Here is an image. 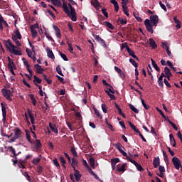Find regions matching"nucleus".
<instances>
[{
    "instance_id": "obj_22",
    "label": "nucleus",
    "mask_w": 182,
    "mask_h": 182,
    "mask_svg": "<svg viewBox=\"0 0 182 182\" xmlns=\"http://www.w3.org/2000/svg\"><path fill=\"white\" fill-rule=\"evenodd\" d=\"M149 46H151L152 49L157 48V44H156V42L152 38H149Z\"/></svg>"
},
{
    "instance_id": "obj_52",
    "label": "nucleus",
    "mask_w": 182,
    "mask_h": 182,
    "mask_svg": "<svg viewBox=\"0 0 182 182\" xmlns=\"http://www.w3.org/2000/svg\"><path fill=\"white\" fill-rule=\"evenodd\" d=\"M28 131L26 130V139H27V141L32 144V141H31V136L28 134Z\"/></svg>"
},
{
    "instance_id": "obj_40",
    "label": "nucleus",
    "mask_w": 182,
    "mask_h": 182,
    "mask_svg": "<svg viewBox=\"0 0 182 182\" xmlns=\"http://www.w3.org/2000/svg\"><path fill=\"white\" fill-rule=\"evenodd\" d=\"M158 85L161 87L163 88L164 85H163V77L162 76H159V77H158Z\"/></svg>"
},
{
    "instance_id": "obj_53",
    "label": "nucleus",
    "mask_w": 182,
    "mask_h": 182,
    "mask_svg": "<svg viewBox=\"0 0 182 182\" xmlns=\"http://www.w3.org/2000/svg\"><path fill=\"white\" fill-rule=\"evenodd\" d=\"M71 153H72V154H73V156H74L75 157L78 156V155H77V152H76V149H75V147H74V146H72V147H71Z\"/></svg>"
},
{
    "instance_id": "obj_30",
    "label": "nucleus",
    "mask_w": 182,
    "mask_h": 182,
    "mask_svg": "<svg viewBox=\"0 0 182 182\" xmlns=\"http://www.w3.org/2000/svg\"><path fill=\"white\" fill-rule=\"evenodd\" d=\"M104 25H105V26L107 27L108 29H109V30H114V26H112V24H111V23H109V21L104 22Z\"/></svg>"
},
{
    "instance_id": "obj_35",
    "label": "nucleus",
    "mask_w": 182,
    "mask_h": 182,
    "mask_svg": "<svg viewBox=\"0 0 182 182\" xmlns=\"http://www.w3.org/2000/svg\"><path fill=\"white\" fill-rule=\"evenodd\" d=\"M129 126H130V128H132L134 130V132H135V133L140 134V131L137 129L136 127H135V125L132 124V122H129Z\"/></svg>"
},
{
    "instance_id": "obj_26",
    "label": "nucleus",
    "mask_w": 182,
    "mask_h": 182,
    "mask_svg": "<svg viewBox=\"0 0 182 182\" xmlns=\"http://www.w3.org/2000/svg\"><path fill=\"white\" fill-rule=\"evenodd\" d=\"M159 157H156L154 159V168H157L159 166Z\"/></svg>"
},
{
    "instance_id": "obj_50",
    "label": "nucleus",
    "mask_w": 182,
    "mask_h": 182,
    "mask_svg": "<svg viewBox=\"0 0 182 182\" xmlns=\"http://www.w3.org/2000/svg\"><path fill=\"white\" fill-rule=\"evenodd\" d=\"M156 110H157L158 113L162 116L163 119H166V115L163 113L162 110L159 109V107H156Z\"/></svg>"
},
{
    "instance_id": "obj_63",
    "label": "nucleus",
    "mask_w": 182,
    "mask_h": 182,
    "mask_svg": "<svg viewBox=\"0 0 182 182\" xmlns=\"http://www.w3.org/2000/svg\"><path fill=\"white\" fill-rule=\"evenodd\" d=\"M169 124L170 125H171V127H173V129H174L175 131H178V127H176V124H175L172 122H169Z\"/></svg>"
},
{
    "instance_id": "obj_20",
    "label": "nucleus",
    "mask_w": 182,
    "mask_h": 182,
    "mask_svg": "<svg viewBox=\"0 0 182 182\" xmlns=\"http://www.w3.org/2000/svg\"><path fill=\"white\" fill-rule=\"evenodd\" d=\"M49 128H50V130L51 132H53V133H55V134L59 133V132L58 131V128H56L55 124L49 123Z\"/></svg>"
},
{
    "instance_id": "obj_7",
    "label": "nucleus",
    "mask_w": 182,
    "mask_h": 182,
    "mask_svg": "<svg viewBox=\"0 0 182 182\" xmlns=\"http://www.w3.org/2000/svg\"><path fill=\"white\" fill-rule=\"evenodd\" d=\"M94 38H95L96 41L100 43L101 46H104V48H107V45H106L105 41L102 38H101L100 36L95 35L94 36Z\"/></svg>"
},
{
    "instance_id": "obj_44",
    "label": "nucleus",
    "mask_w": 182,
    "mask_h": 182,
    "mask_svg": "<svg viewBox=\"0 0 182 182\" xmlns=\"http://www.w3.org/2000/svg\"><path fill=\"white\" fill-rule=\"evenodd\" d=\"M41 147H42V144L38 139H36V149H39Z\"/></svg>"
},
{
    "instance_id": "obj_34",
    "label": "nucleus",
    "mask_w": 182,
    "mask_h": 182,
    "mask_svg": "<svg viewBox=\"0 0 182 182\" xmlns=\"http://www.w3.org/2000/svg\"><path fill=\"white\" fill-rule=\"evenodd\" d=\"M94 109V112L96 115V117H99V119H102V115H101L100 112H99V110H97V108L94 107L92 108Z\"/></svg>"
},
{
    "instance_id": "obj_4",
    "label": "nucleus",
    "mask_w": 182,
    "mask_h": 182,
    "mask_svg": "<svg viewBox=\"0 0 182 182\" xmlns=\"http://www.w3.org/2000/svg\"><path fill=\"white\" fill-rule=\"evenodd\" d=\"M171 162L173 163V165H174V168L176 170H178L180 167H182L181 162L180 160H178V157H173Z\"/></svg>"
},
{
    "instance_id": "obj_17",
    "label": "nucleus",
    "mask_w": 182,
    "mask_h": 182,
    "mask_svg": "<svg viewBox=\"0 0 182 182\" xmlns=\"http://www.w3.org/2000/svg\"><path fill=\"white\" fill-rule=\"evenodd\" d=\"M22 134H23V132L19 128L15 129L14 137L21 138Z\"/></svg>"
},
{
    "instance_id": "obj_18",
    "label": "nucleus",
    "mask_w": 182,
    "mask_h": 182,
    "mask_svg": "<svg viewBox=\"0 0 182 182\" xmlns=\"http://www.w3.org/2000/svg\"><path fill=\"white\" fill-rule=\"evenodd\" d=\"M27 113L28 114V117H30L31 124H35V117L33 114L31 112L30 109H27Z\"/></svg>"
},
{
    "instance_id": "obj_9",
    "label": "nucleus",
    "mask_w": 182,
    "mask_h": 182,
    "mask_svg": "<svg viewBox=\"0 0 182 182\" xmlns=\"http://www.w3.org/2000/svg\"><path fill=\"white\" fill-rule=\"evenodd\" d=\"M14 68H15L14 62L11 61V58H9V63H8V69H9L10 73L13 75H15V73H14Z\"/></svg>"
},
{
    "instance_id": "obj_29",
    "label": "nucleus",
    "mask_w": 182,
    "mask_h": 182,
    "mask_svg": "<svg viewBox=\"0 0 182 182\" xmlns=\"http://www.w3.org/2000/svg\"><path fill=\"white\" fill-rule=\"evenodd\" d=\"M89 164H90V167H92V169L95 168V161L93 157L89 159Z\"/></svg>"
},
{
    "instance_id": "obj_46",
    "label": "nucleus",
    "mask_w": 182,
    "mask_h": 182,
    "mask_svg": "<svg viewBox=\"0 0 182 182\" xmlns=\"http://www.w3.org/2000/svg\"><path fill=\"white\" fill-rule=\"evenodd\" d=\"M30 99H31V101L32 102V105H33V106H36L37 101L36 100L33 95H30Z\"/></svg>"
},
{
    "instance_id": "obj_23",
    "label": "nucleus",
    "mask_w": 182,
    "mask_h": 182,
    "mask_svg": "<svg viewBox=\"0 0 182 182\" xmlns=\"http://www.w3.org/2000/svg\"><path fill=\"white\" fill-rule=\"evenodd\" d=\"M23 65H26V69L27 70V71L28 72V73H30V75L32 76V70H31L30 69V65H28V61L25 60L23 61Z\"/></svg>"
},
{
    "instance_id": "obj_42",
    "label": "nucleus",
    "mask_w": 182,
    "mask_h": 182,
    "mask_svg": "<svg viewBox=\"0 0 182 182\" xmlns=\"http://www.w3.org/2000/svg\"><path fill=\"white\" fill-rule=\"evenodd\" d=\"M129 63L134 66L135 68H138V63L133 59H129Z\"/></svg>"
},
{
    "instance_id": "obj_10",
    "label": "nucleus",
    "mask_w": 182,
    "mask_h": 182,
    "mask_svg": "<svg viewBox=\"0 0 182 182\" xmlns=\"http://www.w3.org/2000/svg\"><path fill=\"white\" fill-rule=\"evenodd\" d=\"M151 24L154 25V26H157L159 23V16L154 15L151 16V21H149Z\"/></svg>"
},
{
    "instance_id": "obj_38",
    "label": "nucleus",
    "mask_w": 182,
    "mask_h": 182,
    "mask_svg": "<svg viewBox=\"0 0 182 182\" xmlns=\"http://www.w3.org/2000/svg\"><path fill=\"white\" fill-rule=\"evenodd\" d=\"M129 109L134 112V113L135 114H139V110L136 108H135V107H134L133 105H129Z\"/></svg>"
},
{
    "instance_id": "obj_41",
    "label": "nucleus",
    "mask_w": 182,
    "mask_h": 182,
    "mask_svg": "<svg viewBox=\"0 0 182 182\" xmlns=\"http://www.w3.org/2000/svg\"><path fill=\"white\" fill-rule=\"evenodd\" d=\"M91 4L95 8H97V7L100 6V4H99V1L97 0L92 1Z\"/></svg>"
},
{
    "instance_id": "obj_21",
    "label": "nucleus",
    "mask_w": 182,
    "mask_h": 182,
    "mask_svg": "<svg viewBox=\"0 0 182 182\" xmlns=\"http://www.w3.org/2000/svg\"><path fill=\"white\" fill-rule=\"evenodd\" d=\"M163 48H166V54H168V56H171V52L169 50V46H167V43H162Z\"/></svg>"
},
{
    "instance_id": "obj_33",
    "label": "nucleus",
    "mask_w": 182,
    "mask_h": 182,
    "mask_svg": "<svg viewBox=\"0 0 182 182\" xmlns=\"http://www.w3.org/2000/svg\"><path fill=\"white\" fill-rule=\"evenodd\" d=\"M126 166H127L126 164H122L121 168H117V171H118V172H124V171H126Z\"/></svg>"
},
{
    "instance_id": "obj_62",
    "label": "nucleus",
    "mask_w": 182,
    "mask_h": 182,
    "mask_svg": "<svg viewBox=\"0 0 182 182\" xmlns=\"http://www.w3.org/2000/svg\"><path fill=\"white\" fill-rule=\"evenodd\" d=\"M101 12L102 13V14H104L105 18H109V14H107L105 9H102V10H101Z\"/></svg>"
},
{
    "instance_id": "obj_51",
    "label": "nucleus",
    "mask_w": 182,
    "mask_h": 182,
    "mask_svg": "<svg viewBox=\"0 0 182 182\" xmlns=\"http://www.w3.org/2000/svg\"><path fill=\"white\" fill-rule=\"evenodd\" d=\"M114 107H116L117 110H118V114H124L123 112H122V109L117 103H114Z\"/></svg>"
},
{
    "instance_id": "obj_55",
    "label": "nucleus",
    "mask_w": 182,
    "mask_h": 182,
    "mask_svg": "<svg viewBox=\"0 0 182 182\" xmlns=\"http://www.w3.org/2000/svg\"><path fill=\"white\" fill-rule=\"evenodd\" d=\"M101 109H102V112H104L105 114L107 113V108L106 107V105H101Z\"/></svg>"
},
{
    "instance_id": "obj_54",
    "label": "nucleus",
    "mask_w": 182,
    "mask_h": 182,
    "mask_svg": "<svg viewBox=\"0 0 182 182\" xmlns=\"http://www.w3.org/2000/svg\"><path fill=\"white\" fill-rule=\"evenodd\" d=\"M56 73H58V74L63 77V74L61 71V68H60V65H58V67H56Z\"/></svg>"
},
{
    "instance_id": "obj_58",
    "label": "nucleus",
    "mask_w": 182,
    "mask_h": 182,
    "mask_svg": "<svg viewBox=\"0 0 182 182\" xmlns=\"http://www.w3.org/2000/svg\"><path fill=\"white\" fill-rule=\"evenodd\" d=\"M67 46H68V51H70L71 53H73V48H72V44L67 43Z\"/></svg>"
},
{
    "instance_id": "obj_36",
    "label": "nucleus",
    "mask_w": 182,
    "mask_h": 182,
    "mask_svg": "<svg viewBox=\"0 0 182 182\" xmlns=\"http://www.w3.org/2000/svg\"><path fill=\"white\" fill-rule=\"evenodd\" d=\"M105 92L106 93V95H107V96L109 97V99H111L112 100H116V97H114V95L111 94L109 91L105 90Z\"/></svg>"
},
{
    "instance_id": "obj_32",
    "label": "nucleus",
    "mask_w": 182,
    "mask_h": 182,
    "mask_svg": "<svg viewBox=\"0 0 182 182\" xmlns=\"http://www.w3.org/2000/svg\"><path fill=\"white\" fill-rule=\"evenodd\" d=\"M31 33H32V38H35L37 37V31L33 28V26H31Z\"/></svg>"
},
{
    "instance_id": "obj_47",
    "label": "nucleus",
    "mask_w": 182,
    "mask_h": 182,
    "mask_svg": "<svg viewBox=\"0 0 182 182\" xmlns=\"http://www.w3.org/2000/svg\"><path fill=\"white\" fill-rule=\"evenodd\" d=\"M59 55L64 61H68V57L64 53L59 52Z\"/></svg>"
},
{
    "instance_id": "obj_8",
    "label": "nucleus",
    "mask_w": 182,
    "mask_h": 182,
    "mask_svg": "<svg viewBox=\"0 0 182 182\" xmlns=\"http://www.w3.org/2000/svg\"><path fill=\"white\" fill-rule=\"evenodd\" d=\"M8 150H10V152L13 154L14 156H11V157L14 158V159H18V156L21 154V151H18V153H16L15 151V149L13 148V146H8Z\"/></svg>"
},
{
    "instance_id": "obj_39",
    "label": "nucleus",
    "mask_w": 182,
    "mask_h": 182,
    "mask_svg": "<svg viewBox=\"0 0 182 182\" xmlns=\"http://www.w3.org/2000/svg\"><path fill=\"white\" fill-rule=\"evenodd\" d=\"M128 3H129V0L122 1V9H128L127 5H128Z\"/></svg>"
},
{
    "instance_id": "obj_3",
    "label": "nucleus",
    "mask_w": 182,
    "mask_h": 182,
    "mask_svg": "<svg viewBox=\"0 0 182 182\" xmlns=\"http://www.w3.org/2000/svg\"><path fill=\"white\" fill-rule=\"evenodd\" d=\"M14 92L11 90H6V88L1 89V94L3 95V97H6V100L11 102L13 100L11 97L13 96Z\"/></svg>"
},
{
    "instance_id": "obj_14",
    "label": "nucleus",
    "mask_w": 182,
    "mask_h": 182,
    "mask_svg": "<svg viewBox=\"0 0 182 182\" xmlns=\"http://www.w3.org/2000/svg\"><path fill=\"white\" fill-rule=\"evenodd\" d=\"M73 171H75V173L73 175V176H75V181H77V182H79L80 178L82 177V175L80 173V171L77 169H73Z\"/></svg>"
},
{
    "instance_id": "obj_57",
    "label": "nucleus",
    "mask_w": 182,
    "mask_h": 182,
    "mask_svg": "<svg viewBox=\"0 0 182 182\" xmlns=\"http://www.w3.org/2000/svg\"><path fill=\"white\" fill-rule=\"evenodd\" d=\"M127 52H128V54H129V56L130 55H135L134 51L128 47H127Z\"/></svg>"
},
{
    "instance_id": "obj_48",
    "label": "nucleus",
    "mask_w": 182,
    "mask_h": 182,
    "mask_svg": "<svg viewBox=\"0 0 182 182\" xmlns=\"http://www.w3.org/2000/svg\"><path fill=\"white\" fill-rule=\"evenodd\" d=\"M134 166H135V167H136L137 171H139L140 172L144 171V168H142L141 165H140V164H134Z\"/></svg>"
},
{
    "instance_id": "obj_56",
    "label": "nucleus",
    "mask_w": 182,
    "mask_h": 182,
    "mask_svg": "<svg viewBox=\"0 0 182 182\" xmlns=\"http://www.w3.org/2000/svg\"><path fill=\"white\" fill-rule=\"evenodd\" d=\"M53 163L54 164V165L58 167V169L60 168V164H59V162H58V159H54V160H53Z\"/></svg>"
},
{
    "instance_id": "obj_13",
    "label": "nucleus",
    "mask_w": 182,
    "mask_h": 182,
    "mask_svg": "<svg viewBox=\"0 0 182 182\" xmlns=\"http://www.w3.org/2000/svg\"><path fill=\"white\" fill-rule=\"evenodd\" d=\"M34 68L36 69V73L39 75H42L44 72V69L38 64L34 65Z\"/></svg>"
},
{
    "instance_id": "obj_24",
    "label": "nucleus",
    "mask_w": 182,
    "mask_h": 182,
    "mask_svg": "<svg viewBox=\"0 0 182 182\" xmlns=\"http://www.w3.org/2000/svg\"><path fill=\"white\" fill-rule=\"evenodd\" d=\"M169 138H170V144H171L173 147H175L176 146V143L175 141L174 136H173L172 134H170Z\"/></svg>"
},
{
    "instance_id": "obj_19",
    "label": "nucleus",
    "mask_w": 182,
    "mask_h": 182,
    "mask_svg": "<svg viewBox=\"0 0 182 182\" xmlns=\"http://www.w3.org/2000/svg\"><path fill=\"white\" fill-rule=\"evenodd\" d=\"M47 56L50 59H55V56H54V53H53L52 50L49 49L48 47H47Z\"/></svg>"
},
{
    "instance_id": "obj_11",
    "label": "nucleus",
    "mask_w": 182,
    "mask_h": 182,
    "mask_svg": "<svg viewBox=\"0 0 182 182\" xmlns=\"http://www.w3.org/2000/svg\"><path fill=\"white\" fill-rule=\"evenodd\" d=\"M1 116L3 117V122H5L6 121V107L3 103H1Z\"/></svg>"
},
{
    "instance_id": "obj_1",
    "label": "nucleus",
    "mask_w": 182,
    "mask_h": 182,
    "mask_svg": "<svg viewBox=\"0 0 182 182\" xmlns=\"http://www.w3.org/2000/svg\"><path fill=\"white\" fill-rule=\"evenodd\" d=\"M63 10L66 15L71 18V21L73 22L77 21V16H76V10H75V8L72 6L71 4H66L65 1L63 0Z\"/></svg>"
},
{
    "instance_id": "obj_25",
    "label": "nucleus",
    "mask_w": 182,
    "mask_h": 182,
    "mask_svg": "<svg viewBox=\"0 0 182 182\" xmlns=\"http://www.w3.org/2000/svg\"><path fill=\"white\" fill-rule=\"evenodd\" d=\"M53 28L54 31H55L56 37H58L59 38H61V33H60L59 28H58L57 26H53Z\"/></svg>"
},
{
    "instance_id": "obj_27",
    "label": "nucleus",
    "mask_w": 182,
    "mask_h": 182,
    "mask_svg": "<svg viewBox=\"0 0 182 182\" xmlns=\"http://www.w3.org/2000/svg\"><path fill=\"white\" fill-rule=\"evenodd\" d=\"M47 2H51L55 6H59L61 4L60 0H47Z\"/></svg>"
},
{
    "instance_id": "obj_37",
    "label": "nucleus",
    "mask_w": 182,
    "mask_h": 182,
    "mask_svg": "<svg viewBox=\"0 0 182 182\" xmlns=\"http://www.w3.org/2000/svg\"><path fill=\"white\" fill-rule=\"evenodd\" d=\"M141 104H142V106L144 107V108H145L146 110L150 109V106L146 105L145 100H144V99L142 98H141Z\"/></svg>"
},
{
    "instance_id": "obj_61",
    "label": "nucleus",
    "mask_w": 182,
    "mask_h": 182,
    "mask_svg": "<svg viewBox=\"0 0 182 182\" xmlns=\"http://www.w3.org/2000/svg\"><path fill=\"white\" fill-rule=\"evenodd\" d=\"M23 176L26 177V179H27V181L28 182H32V181L31 180V177L27 173V172H25V173H23Z\"/></svg>"
},
{
    "instance_id": "obj_59",
    "label": "nucleus",
    "mask_w": 182,
    "mask_h": 182,
    "mask_svg": "<svg viewBox=\"0 0 182 182\" xmlns=\"http://www.w3.org/2000/svg\"><path fill=\"white\" fill-rule=\"evenodd\" d=\"M159 6H161V8H162L163 11H167V7L166 6V5L162 4V1H159Z\"/></svg>"
},
{
    "instance_id": "obj_45",
    "label": "nucleus",
    "mask_w": 182,
    "mask_h": 182,
    "mask_svg": "<svg viewBox=\"0 0 182 182\" xmlns=\"http://www.w3.org/2000/svg\"><path fill=\"white\" fill-rule=\"evenodd\" d=\"M13 36H15L18 38V40L21 39V34H20L19 30L15 31V35H13Z\"/></svg>"
},
{
    "instance_id": "obj_49",
    "label": "nucleus",
    "mask_w": 182,
    "mask_h": 182,
    "mask_svg": "<svg viewBox=\"0 0 182 182\" xmlns=\"http://www.w3.org/2000/svg\"><path fill=\"white\" fill-rule=\"evenodd\" d=\"M133 15H134V17L135 18V19H136L137 22H142L141 18L139 17L137 14L134 13Z\"/></svg>"
},
{
    "instance_id": "obj_2",
    "label": "nucleus",
    "mask_w": 182,
    "mask_h": 182,
    "mask_svg": "<svg viewBox=\"0 0 182 182\" xmlns=\"http://www.w3.org/2000/svg\"><path fill=\"white\" fill-rule=\"evenodd\" d=\"M114 148L117 149V150H118V151L119 153H121V154L124 156L125 158H127V160L129 161L130 163L133 164L134 165H138L139 164H138V162L135 161L134 160H133L132 158H130L128 154L122 149V148H123V146H122L121 144L118 143L114 144Z\"/></svg>"
},
{
    "instance_id": "obj_31",
    "label": "nucleus",
    "mask_w": 182,
    "mask_h": 182,
    "mask_svg": "<svg viewBox=\"0 0 182 182\" xmlns=\"http://www.w3.org/2000/svg\"><path fill=\"white\" fill-rule=\"evenodd\" d=\"M164 73L166 74V77H171V69L168 68V67L164 68Z\"/></svg>"
},
{
    "instance_id": "obj_43",
    "label": "nucleus",
    "mask_w": 182,
    "mask_h": 182,
    "mask_svg": "<svg viewBox=\"0 0 182 182\" xmlns=\"http://www.w3.org/2000/svg\"><path fill=\"white\" fill-rule=\"evenodd\" d=\"M59 159H60V162H61V164H63V168H66V166H65L64 164H66V161H65V159L63 157V156H60L59 157Z\"/></svg>"
},
{
    "instance_id": "obj_28",
    "label": "nucleus",
    "mask_w": 182,
    "mask_h": 182,
    "mask_svg": "<svg viewBox=\"0 0 182 182\" xmlns=\"http://www.w3.org/2000/svg\"><path fill=\"white\" fill-rule=\"evenodd\" d=\"M33 83L34 85H37V84H41L42 83V80H41V78H39L38 77H37L36 75H33Z\"/></svg>"
},
{
    "instance_id": "obj_6",
    "label": "nucleus",
    "mask_w": 182,
    "mask_h": 182,
    "mask_svg": "<svg viewBox=\"0 0 182 182\" xmlns=\"http://www.w3.org/2000/svg\"><path fill=\"white\" fill-rule=\"evenodd\" d=\"M3 44H4V46H6V49L17 48L16 46H14L11 43V40L3 41Z\"/></svg>"
},
{
    "instance_id": "obj_12",
    "label": "nucleus",
    "mask_w": 182,
    "mask_h": 182,
    "mask_svg": "<svg viewBox=\"0 0 182 182\" xmlns=\"http://www.w3.org/2000/svg\"><path fill=\"white\" fill-rule=\"evenodd\" d=\"M16 48H8V50H9L10 53L14 54L16 55L21 56L23 55V53L20 51L19 50H16Z\"/></svg>"
},
{
    "instance_id": "obj_16",
    "label": "nucleus",
    "mask_w": 182,
    "mask_h": 182,
    "mask_svg": "<svg viewBox=\"0 0 182 182\" xmlns=\"http://www.w3.org/2000/svg\"><path fill=\"white\" fill-rule=\"evenodd\" d=\"M119 158H114L111 159V166L112 167V170H114V168L116 167V164L117 163H119Z\"/></svg>"
},
{
    "instance_id": "obj_64",
    "label": "nucleus",
    "mask_w": 182,
    "mask_h": 182,
    "mask_svg": "<svg viewBox=\"0 0 182 182\" xmlns=\"http://www.w3.org/2000/svg\"><path fill=\"white\" fill-rule=\"evenodd\" d=\"M39 161H41V159L38 158V159H33V163L34 165H37Z\"/></svg>"
},
{
    "instance_id": "obj_15",
    "label": "nucleus",
    "mask_w": 182,
    "mask_h": 182,
    "mask_svg": "<svg viewBox=\"0 0 182 182\" xmlns=\"http://www.w3.org/2000/svg\"><path fill=\"white\" fill-rule=\"evenodd\" d=\"M70 163H71L72 168H73V170L76 169V166H78V160L76 158L73 157L72 158L71 162Z\"/></svg>"
},
{
    "instance_id": "obj_5",
    "label": "nucleus",
    "mask_w": 182,
    "mask_h": 182,
    "mask_svg": "<svg viewBox=\"0 0 182 182\" xmlns=\"http://www.w3.org/2000/svg\"><path fill=\"white\" fill-rule=\"evenodd\" d=\"M153 26H154L152 23H150L149 19H146L145 20V27L147 31L151 33V34L154 33V30H153Z\"/></svg>"
},
{
    "instance_id": "obj_60",
    "label": "nucleus",
    "mask_w": 182,
    "mask_h": 182,
    "mask_svg": "<svg viewBox=\"0 0 182 182\" xmlns=\"http://www.w3.org/2000/svg\"><path fill=\"white\" fill-rule=\"evenodd\" d=\"M158 170H159V172H161V173H164V172H166V168H164V166H159Z\"/></svg>"
}]
</instances>
